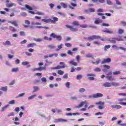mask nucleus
<instances>
[{"label": "nucleus", "instance_id": "f257e3e1", "mask_svg": "<svg viewBox=\"0 0 126 126\" xmlns=\"http://www.w3.org/2000/svg\"><path fill=\"white\" fill-rule=\"evenodd\" d=\"M85 39L88 40V41H94V40H98L99 39H100L101 41H106V39L104 38H101L100 35H93L88 37H85Z\"/></svg>", "mask_w": 126, "mask_h": 126}, {"label": "nucleus", "instance_id": "f03ea898", "mask_svg": "<svg viewBox=\"0 0 126 126\" xmlns=\"http://www.w3.org/2000/svg\"><path fill=\"white\" fill-rule=\"evenodd\" d=\"M41 21H42V22H45V23H49L50 22H51V23H56L57 21H59V18H58L57 17H54L53 20H52V19H42Z\"/></svg>", "mask_w": 126, "mask_h": 126}, {"label": "nucleus", "instance_id": "7ed1b4c3", "mask_svg": "<svg viewBox=\"0 0 126 126\" xmlns=\"http://www.w3.org/2000/svg\"><path fill=\"white\" fill-rule=\"evenodd\" d=\"M50 37H51V38H53L54 39H57L58 41H62V35H58L55 33H52L50 34Z\"/></svg>", "mask_w": 126, "mask_h": 126}, {"label": "nucleus", "instance_id": "20e7f679", "mask_svg": "<svg viewBox=\"0 0 126 126\" xmlns=\"http://www.w3.org/2000/svg\"><path fill=\"white\" fill-rule=\"evenodd\" d=\"M96 105H98V109L99 110H103L105 108V102L99 101L96 103Z\"/></svg>", "mask_w": 126, "mask_h": 126}, {"label": "nucleus", "instance_id": "39448f33", "mask_svg": "<svg viewBox=\"0 0 126 126\" xmlns=\"http://www.w3.org/2000/svg\"><path fill=\"white\" fill-rule=\"evenodd\" d=\"M65 27H66V28H68L70 31H71L72 32H77V31H78V29L74 28L73 26H69L68 25H66Z\"/></svg>", "mask_w": 126, "mask_h": 126}, {"label": "nucleus", "instance_id": "423d86ee", "mask_svg": "<svg viewBox=\"0 0 126 126\" xmlns=\"http://www.w3.org/2000/svg\"><path fill=\"white\" fill-rule=\"evenodd\" d=\"M87 76H88V79L89 80L92 81V80H94L95 78L94 77L95 76V75L94 74L91 73V74H88L87 75Z\"/></svg>", "mask_w": 126, "mask_h": 126}, {"label": "nucleus", "instance_id": "0eeeda50", "mask_svg": "<svg viewBox=\"0 0 126 126\" xmlns=\"http://www.w3.org/2000/svg\"><path fill=\"white\" fill-rule=\"evenodd\" d=\"M104 95L101 93H97L95 94H94L93 95V98H101V97H103Z\"/></svg>", "mask_w": 126, "mask_h": 126}, {"label": "nucleus", "instance_id": "6e6552de", "mask_svg": "<svg viewBox=\"0 0 126 126\" xmlns=\"http://www.w3.org/2000/svg\"><path fill=\"white\" fill-rule=\"evenodd\" d=\"M112 62V60H111V58H108L107 59H104L101 62V64H103L104 63H111Z\"/></svg>", "mask_w": 126, "mask_h": 126}, {"label": "nucleus", "instance_id": "1a4fd4ad", "mask_svg": "<svg viewBox=\"0 0 126 126\" xmlns=\"http://www.w3.org/2000/svg\"><path fill=\"white\" fill-rule=\"evenodd\" d=\"M8 23H11V24H12V25H14V26H15L16 27H17L18 26V24H17V21L15 20V21H8Z\"/></svg>", "mask_w": 126, "mask_h": 126}, {"label": "nucleus", "instance_id": "9d476101", "mask_svg": "<svg viewBox=\"0 0 126 126\" xmlns=\"http://www.w3.org/2000/svg\"><path fill=\"white\" fill-rule=\"evenodd\" d=\"M102 32H105V33H108V34H113V32L111 30H109V29H105Z\"/></svg>", "mask_w": 126, "mask_h": 126}, {"label": "nucleus", "instance_id": "9b49d317", "mask_svg": "<svg viewBox=\"0 0 126 126\" xmlns=\"http://www.w3.org/2000/svg\"><path fill=\"white\" fill-rule=\"evenodd\" d=\"M103 86L104 87H112V84H111V83L106 82L103 84Z\"/></svg>", "mask_w": 126, "mask_h": 126}, {"label": "nucleus", "instance_id": "f8f14e48", "mask_svg": "<svg viewBox=\"0 0 126 126\" xmlns=\"http://www.w3.org/2000/svg\"><path fill=\"white\" fill-rule=\"evenodd\" d=\"M105 78L108 79V80H109V81H113L114 80V77H113V76H111V75L106 76Z\"/></svg>", "mask_w": 126, "mask_h": 126}, {"label": "nucleus", "instance_id": "ddd939ff", "mask_svg": "<svg viewBox=\"0 0 126 126\" xmlns=\"http://www.w3.org/2000/svg\"><path fill=\"white\" fill-rule=\"evenodd\" d=\"M85 104H86V100H85L84 101H82L80 103V104H79L78 105V107H77V108H81V107H83V106H84V105H85Z\"/></svg>", "mask_w": 126, "mask_h": 126}, {"label": "nucleus", "instance_id": "4468645a", "mask_svg": "<svg viewBox=\"0 0 126 126\" xmlns=\"http://www.w3.org/2000/svg\"><path fill=\"white\" fill-rule=\"evenodd\" d=\"M112 108H113V109H122V106L121 105H112Z\"/></svg>", "mask_w": 126, "mask_h": 126}, {"label": "nucleus", "instance_id": "2eb2a0df", "mask_svg": "<svg viewBox=\"0 0 126 126\" xmlns=\"http://www.w3.org/2000/svg\"><path fill=\"white\" fill-rule=\"evenodd\" d=\"M72 24L73 26H80L79 22L77 21H73Z\"/></svg>", "mask_w": 126, "mask_h": 126}, {"label": "nucleus", "instance_id": "dca6fc26", "mask_svg": "<svg viewBox=\"0 0 126 126\" xmlns=\"http://www.w3.org/2000/svg\"><path fill=\"white\" fill-rule=\"evenodd\" d=\"M65 68V65L60 66L58 65L56 67H54V69H61L62 68Z\"/></svg>", "mask_w": 126, "mask_h": 126}, {"label": "nucleus", "instance_id": "f3484780", "mask_svg": "<svg viewBox=\"0 0 126 126\" xmlns=\"http://www.w3.org/2000/svg\"><path fill=\"white\" fill-rule=\"evenodd\" d=\"M102 22H103V20L99 18H96V20L94 21L95 24H99V23H102Z\"/></svg>", "mask_w": 126, "mask_h": 126}, {"label": "nucleus", "instance_id": "a211bd4d", "mask_svg": "<svg viewBox=\"0 0 126 126\" xmlns=\"http://www.w3.org/2000/svg\"><path fill=\"white\" fill-rule=\"evenodd\" d=\"M14 5H15V4H14L13 3H6V7H8V8L12 7Z\"/></svg>", "mask_w": 126, "mask_h": 126}, {"label": "nucleus", "instance_id": "6ab92c4d", "mask_svg": "<svg viewBox=\"0 0 126 126\" xmlns=\"http://www.w3.org/2000/svg\"><path fill=\"white\" fill-rule=\"evenodd\" d=\"M36 46V43H30L27 45V48H32Z\"/></svg>", "mask_w": 126, "mask_h": 126}, {"label": "nucleus", "instance_id": "aec40b11", "mask_svg": "<svg viewBox=\"0 0 126 126\" xmlns=\"http://www.w3.org/2000/svg\"><path fill=\"white\" fill-rule=\"evenodd\" d=\"M70 64H71L72 65H74V66H77V63L74 62V61H71L69 62Z\"/></svg>", "mask_w": 126, "mask_h": 126}, {"label": "nucleus", "instance_id": "412c9836", "mask_svg": "<svg viewBox=\"0 0 126 126\" xmlns=\"http://www.w3.org/2000/svg\"><path fill=\"white\" fill-rule=\"evenodd\" d=\"M9 30L12 32H16V30L14 27L12 26H9Z\"/></svg>", "mask_w": 126, "mask_h": 126}, {"label": "nucleus", "instance_id": "4be33fe9", "mask_svg": "<svg viewBox=\"0 0 126 126\" xmlns=\"http://www.w3.org/2000/svg\"><path fill=\"white\" fill-rule=\"evenodd\" d=\"M60 4L63 8H66L67 7V4L66 3L61 2Z\"/></svg>", "mask_w": 126, "mask_h": 126}, {"label": "nucleus", "instance_id": "5701e85b", "mask_svg": "<svg viewBox=\"0 0 126 126\" xmlns=\"http://www.w3.org/2000/svg\"><path fill=\"white\" fill-rule=\"evenodd\" d=\"M0 90H1L2 91H4L5 92H6V91H7V87L5 86V87H1L0 89Z\"/></svg>", "mask_w": 126, "mask_h": 126}, {"label": "nucleus", "instance_id": "b1692460", "mask_svg": "<svg viewBox=\"0 0 126 126\" xmlns=\"http://www.w3.org/2000/svg\"><path fill=\"white\" fill-rule=\"evenodd\" d=\"M44 39L47 41H53V38L52 37H48V36H44Z\"/></svg>", "mask_w": 126, "mask_h": 126}, {"label": "nucleus", "instance_id": "393cba45", "mask_svg": "<svg viewBox=\"0 0 126 126\" xmlns=\"http://www.w3.org/2000/svg\"><path fill=\"white\" fill-rule=\"evenodd\" d=\"M63 44H61L60 45L58 46V49H56V52H59V51H60V50H61V49H62V48H63Z\"/></svg>", "mask_w": 126, "mask_h": 126}, {"label": "nucleus", "instance_id": "a878e982", "mask_svg": "<svg viewBox=\"0 0 126 126\" xmlns=\"http://www.w3.org/2000/svg\"><path fill=\"white\" fill-rule=\"evenodd\" d=\"M25 7L27 9H29V10H33V8L30 6L29 5L26 4Z\"/></svg>", "mask_w": 126, "mask_h": 126}, {"label": "nucleus", "instance_id": "bb28decb", "mask_svg": "<svg viewBox=\"0 0 126 126\" xmlns=\"http://www.w3.org/2000/svg\"><path fill=\"white\" fill-rule=\"evenodd\" d=\"M3 45L4 46H6V45H8V46H9V45H11V44H10V41L7 40V41H6L5 42L3 43Z\"/></svg>", "mask_w": 126, "mask_h": 126}, {"label": "nucleus", "instance_id": "cd10ccee", "mask_svg": "<svg viewBox=\"0 0 126 126\" xmlns=\"http://www.w3.org/2000/svg\"><path fill=\"white\" fill-rule=\"evenodd\" d=\"M38 68L39 71H42V70H45L46 67L39 66Z\"/></svg>", "mask_w": 126, "mask_h": 126}, {"label": "nucleus", "instance_id": "c85d7f7f", "mask_svg": "<svg viewBox=\"0 0 126 126\" xmlns=\"http://www.w3.org/2000/svg\"><path fill=\"white\" fill-rule=\"evenodd\" d=\"M79 114H80L79 113H73V114H72V113H67L66 114V116H72V115H73V116H76V115H79Z\"/></svg>", "mask_w": 126, "mask_h": 126}, {"label": "nucleus", "instance_id": "c756f323", "mask_svg": "<svg viewBox=\"0 0 126 126\" xmlns=\"http://www.w3.org/2000/svg\"><path fill=\"white\" fill-rule=\"evenodd\" d=\"M58 73L60 75H63V74H64V72H63V71H62V70H59L58 71Z\"/></svg>", "mask_w": 126, "mask_h": 126}, {"label": "nucleus", "instance_id": "7c9ffc66", "mask_svg": "<svg viewBox=\"0 0 126 126\" xmlns=\"http://www.w3.org/2000/svg\"><path fill=\"white\" fill-rule=\"evenodd\" d=\"M111 87L112 86L117 87V86H119V83H117L116 82L111 83Z\"/></svg>", "mask_w": 126, "mask_h": 126}, {"label": "nucleus", "instance_id": "2f4dec72", "mask_svg": "<svg viewBox=\"0 0 126 126\" xmlns=\"http://www.w3.org/2000/svg\"><path fill=\"white\" fill-rule=\"evenodd\" d=\"M35 14H37V15H41V16H44L45 15V13L43 12H37L35 13Z\"/></svg>", "mask_w": 126, "mask_h": 126}, {"label": "nucleus", "instance_id": "473e14b6", "mask_svg": "<svg viewBox=\"0 0 126 126\" xmlns=\"http://www.w3.org/2000/svg\"><path fill=\"white\" fill-rule=\"evenodd\" d=\"M8 105H6L4 107H2L1 108V112L4 111L5 110H6L7 109V107H8Z\"/></svg>", "mask_w": 126, "mask_h": 126}, {"label": "nucleus", "instance_id": "72a5a7b5", "mask_svg": "<svg viewBox=\"0 0 126 126\" xmlns=\"http://www.w3.org/2000/svg\"><path fill=\"white\" fill-rule=\"evenodd\" d=\"M78 19L79 20H84L85 19V17L82 16H79L78 17Z\"/></svg>", "mask_w": 126, "mask_h": 126}, {"label": "nucleus", "instance_id": "f704fd0d", "mask_svg": "<svg viewBox=\"0 0 126 126\" xmlns=\"http://www.w3.org/2000/svg\"><path fill=\"white\" fill-rule=\"evenodd\" d=\"M65 46L67 47V48H70V47H72V44L69 43H65Z\"/></svg>", "mask_w": 126, "mask_h": 126}, {"label": "nucleus", "instance_id": "c9c22d12", "mask_svg": "<svg viewBox=\"0 0 126 126\" xmlns=\"http://www.w3.org/2000/svg\"><path fill=\"white\" fill-rule=\"evenodd\" d=\"M18 70H19V69L17 67H16V68H13L12 69V72H17V71H18Z\"/></svg>", "mask_w": 126, "mask_h": 126}, {"label": "nucleus", "instance_id": "e433bc0d", "mask_svg": "<svg viewBox=\"0 0 126 126\" xmlns=\"http://www.w3.org/2000/svg\"><path fill=\"white\" fill-rule=\"evenodd\" d=\"M113 74H114V75H118L119 74H121V71H118L113 72Z\"/></svg>", "mask_w": 126, "mask_h": 126}, {"label": "nucleus", "instance_id": "4c0bfd02", "mask_svg": "<svg viewBox=\"0 0 126 126\" xmlns=\"http://www.w3.org/2000/svg\"><path fill=\"white\" fill-rule=\"evenodd\" d=\"M113 39H112V40H109V42H111L112 44H116V43L117 42V41H116L117 39L116 38H113Z\"/></svg>", "mask_w": 126, "mask_h": 126}, {"label": "nucleus", "instance_id": "58836bf2", "mask_svg": "<svg viewBox=\"0 0 126 126\" xmlns=\"http://www.w3.org/2000/svg\"><path fill=\"white\" fill-rule=\"evenodd\" d=\"M34 41H35V42H42V41H43V39L40 38H35Z\"/></svg>", "mask_w": 126, "mask_h": 126}, {"label": "nucleus", "instance_id": "ea45409f", "mask_svg": "<svg viewBox=\"0 0 126 126\" xmlns=\"http://www.w3.org/2000/svg\"><path fill=\"white\" fill-rule=\"evenodd\" d=\"M124 32H125V31H124V30L123 29H120L118 30L119 34H123V33H124Z\"/></svg>", "mask_w": 126, "mask_h": 126}, {"label": "nucleus", "instance_id": "a19ab883", "mask_svg": "<svg viewBox=\"0 0 126 126\" xmlns=\"http://www.w3.org/2000/svg\"><path fill=\"white\" fill-rule=\"evenodd\" d=\"M111 48V45H105L104 46V51H107L108 49H110Z\"/></svg>", "mask_w": 126, "mask_h": 126}, {"label": "nucleus", "instance_id": "79ce46f5", "mask_svg": "<svg viewBox=\"0 0 126 126\" xmlns=\"http://www.w3.org/2000/svg\"><path fill=\"white\" fill-rule=\"evenodd\" d=\"M80 27H81V28H87L88 26L87 25H80Z\"/></svg>", "mask_w": 126, "mask_h": 126}, {"label": "nucleus", "instance_id": "37998d69", "mask_svg": "<svg viewBox=\"0 0 126 126\" xmlns=\"http://www.w3.org/2000/svg\"><path fill=\"white\" fill-rule=\"evenodd\" d=\"M30 63L29 62H23L22 63V64L23 65H27L28 64H29Z\"/></svg>", "mask_w": 126, "mask_h": 126}, {"label": "nucleus", "instance_id": "c03bdc74", "mask_svg": "<svg viewBox=\"0 0 126 126\" xmlns=\"http://www.w3.org/2000/svg\"><path fill=\"white\" fill-rule=\"evenodd\" d=\"M93 44H94V45H101V42L97 41H94L93 42Z\"/></svg>", "mask_w": 126, "mask_h": 126}, {"label": "nucleus", "instance_id": "a18cd8bd", "mask_svg": "<svg viewBox=\"0 0 126 126\" xmlns=\"http://www.w3.org/2000/svg\"><path fill=\"white\" fill-rule=\"evenodd\" d=\"M48 48H49V49H55L56 48V46H54L53 45H49L47 46Z\"/></svg>", "mask_w": 126, "mask_h": 126}, {"label": "nucleus", "instance_id": "49530a36", "mask_svg": "<svg viewBox=\"0 0 126 126\" xmlns=\"http://www.w3.org/2000/svg\"><path fill=\"white\" fill-rule=\"evenodd\" d=\"M86 58H91V59H93V58H94L92 54H88L86 56Z\"/></svg>", "mask_w": 126, "mask_h": 126}, {"label": "nucleus", "instance_id": "de8ad7c7", "mask_svg": "<svg viewBox=\"0 0 126 126\" xmlns=\"http://www.w3.org/2000/svg\"><path fill=\"white\" fill-rule=\"evenodd\" d=\"M33 92H36V91H38L39 90V88L36 86L33 87Z\"/></svg>", "mask_w": 126, "mask_h": 126}, {"label": "nucleus", "instance_id": "09e8293b", "mask_svg": "<svg viewBox=\"0 0 126 126\" xmlns=\"http://www.w3.org/2000/svg\"><path fill=\"white\" fill-rule=\"evenodd\" d=\"M85 89L84 88H81L79 89V92H80V93H83V92H85Z\"/></svg>", "mask_w": 126, "mask_h": 126}, {"label": "nucleus", "instance_id": "8fccbe9b", "mask_svg": "<svg viewBox=\"0 0 126 126\" xmlns=\"http://www.w3.org/2000/svg\"><path fill=\"white\" fill-rule=\"evenodd\" d=\"M8 104H10L11 105H13L15 104V101L14 100H11L8 102Z\"/></svg>", "mask_w": 126, "mask_h": 126}, {"label": "nucleus", "instance_id": "3c124183", "mask_svg": "<svg viewBox=\"0 0 126 126\" xmlns=\"http://www.w3.org/2000/svg\"><path fill=\"white\" fill-rule=\"evenodd\" d=\"M63 78H64V79H67V78H68V74H65L63 76Z\"/></svg>", "mask_w": 126, "mask_h": 126}, {"label": "nucleus", "instance_id": "603ef678", "mask_svg": "<svg viewBox=\"0 0 126 126\" xmlns=\"http://www.w3.org/2000/svg\"><path fill=\"white\" fill-rule=\"evenodd\" d=\"M35 97H36V95H32L30 96L28 99L29 100H32V99H34V98H35Z\"/></svg>", "mask_w": 126, "mask_h": 126}, {"label": "nucleus", "instance_id": "864d4df0", "mask_svg": "<svg viewBox=\"0 0 126 126\" xmlns=\"http://www.w3.org/2000/svg\"><path fill=\"white\" fill-rule=\"evenodd\" d=\"M81 78H82V76L81 75H78L76 77V79L78 80L81 79Z\"/></svg>", "mask_w": 126, "mask_h": 126}, {"label": "nucleus", "instance_id": "5fc2aeb1", "mask_svg": "<svg viewBox=\"0 0 126 126\" xmlns=\"http://www.w3.org/2000/svg\"><path fill=\"white\" fill-rule=\"evenodd\" d=\"M90 12H95V9L93 8H90L89 9Z\"/></svg>", "mask_w": 126, "mask_h": 126}, {"label": "nucleus", "instance_id": "6e6d98bb", "mask_svg": "<svg viewBox=\"0 0 126 126\" xmlns=\"http://www.w3.org/2000/svg\"><path fill=\"white\" fill-rule=\"evenodd\" d=\"M103 67H104V68H107V69H110V68H111V66L108 65H104Z\"/></svg>", "mask_w": 126, "mask_h": 126}, {"label": "nucleus", "instance_id": "4d7b16f0", "mask_svg": "<svg viewBox=\"0 0 126 126\" xmlns=\"http://www.w3.org/2000/svg\"><path fill=\"white\" fill-rule=\"evenodd\" d=\"M100 62H101V60H98V61H96V62H93L92 63L94 64H99Z\"/></svg>", "mask_w": 126, "mask_h": 126}, {"label": "nucleus", "instance_id": "13d9d810", "mask_svg": "<svg viewBox=\"0 0 126 126\" xmlns=\"http://www.w3.org/2000/svg\"><path fill=\"white\" fill-rule=\"evenodd\" d=\"M107 4L109 5H112L113 4V2H112V1L111 0H107Z\"/></svg>", "mask_w": 126, "mask_h": 126}, {"label": "nucleus", "instance_id": "bf43d9fd", "mask_svg": "<svg viewBox=\"0 0 126 126\" xmlns=\"http://www.w3.org/2000/svg\"><path fill=\"white\" fill-rule=\"evenodd\" d=\"M13 116H14V112H11L10 114L7 115L8 117H12Z\"/></svg>", "mask_w": 126, "mask_h": 126}, {"label": "nucleus", "instance_id": "052dcab7", "mask_svg": "<svg viewBox=\"0 0 126 126\" xmlns=\"http://www.w3.org/2000/svg\"><path fill=\"white\" fill-rule=\"evenodd\" d=\"M20 34L21 36H23V37H24L25 36V32H20Z\"/></svg>", "mask_w": 126, "mask_h": 126}, {"label": "nucleus", "instance_id": "680f3d73", "mask_svg": "<svg viewBox=\"0 0 126 126\" xmlns=\"http://www.w3.org/2000/svg\"><path fill=\"white\" fill-rule=\"evenodd\" d=\"M58 122H67V120L60 119H58Z\"/></svg>", "mask_w": 126, "mask_h": 126}, {"label": "nucleus", "instance_id": "e2e57ef3", "mask_svg": "<svg viewBox=\"0 0 126 126\" xmlns=\"http://www.w3.org/2000/svg\"><path fill=\"white\" fill-rule=\"evenodd\" d=\"M70 85V83L69 82H67L65 84L66 87L68 89L69 88V86Z\"/></svg>", "mask_w": 126, "mask_h": 126}, {"label": "nucleus", "instance_id": "0e129e2a", "mask_svg": "<svg viewBox=\"0 0 126 126\" xmlns=\"http://www.w3.org/2000/svg\"><path fill=\"white\" fill-rule=\"evenodd\" d=\"M21 16H23L24 17H26V16H27V13L25 12H23L21 14Z\"/></svg>", "mask_w": 126, "mask_h": 126}, {"label": "nucleus", "instance_id": "69168bd1", "mask_svg": "<svg viewBox=\"0 0 126 126\" xmlns=\"http://www.w3.org/2000/svg\"><path fill=\"white\" fill-rule=\"evenodd\" d=\"M41 81H42V82H47V78H46L45 77L42 78Z\"/></svg>", "mask_w": 126, "mask_h": 126}, {"label": "nucleus", "instance_id": "338daca9", "mask_svg": "<svg viewBox=\"0 0 126 126\" xmlns=\"http://www.w3.org/2000/svg\"><path fill=\"white\" fill-rule=\"evenodd\" d=\"M94 71L97 72H100L101 71V69L99 67H96L94 69Z\"/></svg>", "mask_w": 126, "mask_h": 126}, {"label": "nucleus", "instance_id": "774afa93", "mask_svg": "<svg viewBox=\"0 0 126 126\" xmlns=\"http://www.w3.org/2000/svg\"><path fill=\"white\" fill-rule=\"evenodd\" d=\"M121 24H122L123 26H124V27L126 26V22L122 21L121 22Z\"/></svg>", "mask_w": 126, "mask_h": 126}]
</instances>
